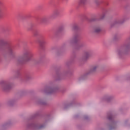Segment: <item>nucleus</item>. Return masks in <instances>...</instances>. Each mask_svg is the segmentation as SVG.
Instances as JSON below:
<instances>
[{
  "instance_id": "nucleus-3",
  "label": "nucleus",
  "mask_w": 130,
  "mask_h": 130,
  "mask_svg": "<svg viewBox=\"0 0 130 130\" xmlns=\"http://www.w3.org/2000/svg\"><path fill=\"white\" fill-rule=\"evenodd\" d=\"M59 14H60V12L59 11V10H56L54 11L52 15L51 16V19H56V18H57V17L59 16Z\"/></svg>"
},
{
  "instance_id": "nucleus-14",
  "label": "nucleus",
  "mask_w": 130,
  "mask_h": 130,
  "mask_svg": "<svg viewBox=\"0 0 130 130\" xmlns=\"http://www.w3.org/2000/svg\"><path fill=\"white\" fill-rule=\"evenodd\" d=\"M2 14H3V11L2 10V9H0V18L1 17H2Z\"/></svg>"
},
{
  "instance_id": "nucleus-11",
  "label": "nucleus",
  "mask_w": 130,
  "mask_h": 130,
  "mask_svg": "<svg viewBox=\"0 0 130 130\" xmlns=\"http://www.w3.org/2000/svg\"><path fill=\"white\" fill-rule=\"evenodd\" d=\"M79 40V37L78 36H75L73 38V41L74 42H76V41H78Z\"/></svg>"
},
{
  "instance_id": "nucleus-10",
  "label": "nucleus",
  "mask_w": 130,
  "mask_h": 130,
  "mask_svg": "<svg viewBox=\"0 0 130 130\" xmlns=\"http://www.w3.org/2000/svg\"><path fill=\"white\" fill-rule=\"evenodd\" d=\"M101 31V29L99 27H96L94 29V32L95 33H99Z\"/></svg>"
},
{
  "instance_id": "nucleus-5",
  "label": "nucleus",
  "mask_w": 130,
  "mask_h": 130,
  "mask_svg": "<svg viewBox=\"0 0 130 130\" xmlns=\"http://www.w3.org/2000/svg\"><path fill=\"white\" fill-rule=\"evenodd\" d=\"M54 91H55V88H48V91H47V93H48V94H51V93H53Z\"/></svg>"
},
{
  "instance_id": "nucleus-1",
  "label": "nucleus",
  "mask_w": 130,
  "mask_h": 130,
  "mask_svg": "<svg viewBox=\"0 0 130 130\" xmlns=\"http://www.w3.org/2000/svg\"><path fill=\"white\" fill-rule=\"evenodd\" d=\"M17 61L18 63H24L26 61H29V57H28V54L24 53L17 59Z\"/></svg>"
},
{
  "instance_id": "nucleus-7",
  "label": "nucleus",
  "mask_w": 130,
  "mask_h": 130,
  "mask_svg": "<svg viewBox=\"0 0 130 130\" xmlns=\"http://www.w3.org/2000/svg\"><path fill=\"white\" fill-rule=\"evenodd\" d=\"M99 68V66L98 65H94L91 68V72H95L97 69Z\"/></svg>"
},
{
  "instance_id": "nucleus-17",
  "label": "nucleus",
  "mask_w": 130,
  "mask_h": 130,
  "mask_svg": "<svg viewBox=\"0 0 130 130\" xmlns=\"http://www.w3.org/2000/svg\"><path fill=\"white\" fill-rule=\"evenodd\" d=\"M116 23H120V22H119V21H118V22H116Z\"/></svg>"
},
{
  "instance_id": "nucleus-2",
  "label": "nucleus",
  "mask_w": 130,
  "mask_h": 130,
  "mask_svg": "<svg viewBox=\"0 0 130 130\" xmlns=\"http://www.w3.org/2000/svg\"><path fill=\"white\" fill-rule=\"evenodd\" d=\"M12 88V85L11 83L4 82L2 85V88L4 90V91H8V90H10Z\"/></svg>"
},
{
  "instance_id": "nucleus-9",
  "label": "nucleus",
  "mask_w": 130,
  "mask_h": 130,
  "mask_svg": "<svg viewBox=\"0 0 130 130\" xmlns=\"http://www.w3.org/2000/svg\"><path fill=\"white\" fill-rule=\"evenodd\" d=\"M40 22L41 23L44 24L47 22V18L46 17H44L41 19Z\"/></svg>"
},
{
  "instance_id": "nucleus-18",
  "label": "nucleus",
  "mask_w": 130,
  "mask_h": 130,
  "mask_svg": "<svg viewBox=\"0 0 130 130\" xmlns=\"http://www.w3.org/2000/svg\"><path fill=\"white\" fill-rule=\"evenodd\" d=\"M100 3H101V2L100 1Z\"/></svg>"
},
{
  "instance_id": "nucleus-16",
  "label": "nucleus",
  "mask_w": 130,
  "mask_h": 130,
  "mask_svg": "<svg viewBox=\"0 0 130 130\" xmlns=\"http://www.w3.org/2000/svg\"><path fill=\"white\" fill-rule=\"evenodd\" d=\"M111 118H112V115H110L109 116H108V119H111Z\"/></svg>"
},
{
  "instance_id": "nucleus-4",
  "label": "nucleus",
  "mask_w": 130,
  "mask_h": 130,
  "mask_svg": "<svg viewBox=\"0 0 130 130\" xmlns=\"http://www.w3.org/2000/svg\"><path fill=\"white\" fill-rule=\"evenodd\" d=\"M125 50L123 49L119 50L117 51V54L119 55V56H120V55L124 54Z\"/></svg>"
},
{
  "instance_id": "nucleus-13",
  "label": "nucleus",
  "mask_w": 130,
  "mask_h": 130,
  "mask_svg": "<svg viewBox=\"0 0 130 130\" xmlns=\"http://www.w3.org/2000/svg\"><path fill=\"white\" fill-rule=\"evenodd\" d=\"M77 28H78V25L77 24H75L73 27V29H76Z\"/></svg>"
},
{
  "instance_id": "nucleus-8",
  "label": "nucleus",
  "mask_w": 130,
  "mask_h": 130,
  "mask_svg": "<svg viewBox=\"0 0 130 130\" xmlns=\"http://www.w3.org/2000/svg\"><path fill=\"white\" fill-rule=\"evenodd\" d=\"M79 5H86L87 4V0H79Z\"/></svg>"
},
{
  "instance_id": "nucleus-12",
  "label": "nucleus",
  "mask_w": 130,
  "mask_h": 130,
  "mask_svg": "<svg viewBox=\"0 0 130 130\" xmlns=\"http://www.w3.org/2000/svg\"><path fill=\"white\" fill-rule=\"evenodd\" d=\"M89 55H90V54H89L88 52H86L84 54V56H85V58L89 57Z\"/></svg>"
},
{
  "instance_id": "nucleus-15",
  "label": "nucleus",
  "mask_w": 130,
  "mask_h": 130,
  "mask_svg": "<svg viewBox=\"0 0 130 130\" xmlns=\"http://www.w3.org/2000/svg\"><path fill=\"white\" fill-rule=\"evenodd\" d=\"M106 101H109L110 100V98L108 97L105 99Z\"/></svg>"
},
{
  "instance_id": "nucleus-6",
  "label": "nucleus",
  "mask_w": 130,
  "mask_h": 130,
  "mask_svg": "<svg viewBox=\"0 0 130 130\" xmlns=\"http://www.w3.org/2000/svg\"><path fill=\"white\" fill-rule=\"evenodd\" d=\"M15 51V49H14V47H10L8 49V51L10 54H14V51Z\"/></svg>"
}]
</instances>
